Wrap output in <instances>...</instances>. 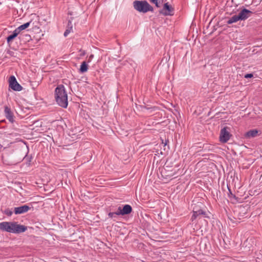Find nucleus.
Wrapping results in <instances>:
<instances>
[{
    "instance_id": "29",
    "label": "nucleus",
    "mask_w": 262,
    "mask_h": 262,
    "mask_svg": "<svg viewBox=\"0 0 262 262\" xmlns=\"http://www.w3.org/2000/svg\"><path fill=\"white\" fill-rule=\"evenodd\" d=\"M93 57H94V55H90L89 58L90 59L92 58H93Z\"/></svg>"
},
{
    "instance_id": "30",
    "label": "nucleus",
    "mask_w": 262,
    "mask_h": 262,
    "mask_svg": "<svg viewBox=\"0 0 262 262\" xmlns=\"http://www.w3.org/2000/svg\"><path fill=\"white\" fill-rule=\"evenodd\" d=\"M68 14L71 15H72V14L71 13H70V12L68 13Z\"/></svg>"
},
{
    "instance_id": "6",
    "label": "nucleus",
    "mask_w": 262,
    "mask_h": 262,
    "mask_svg": "<svg viewBox=\"0 0 262 262\" xmlns=\"http://www.w3.org/2000/svg\"><path fill=\"white\" fill-rule=\"evenodd\" d=\"M160 13L165 16H172L174 14V8L168 3H166L164 4Z\"/></svg>"
},
{
    "instance_id": "27",
    "label": "nucleus",
    "mask_w": 262,
    "mask_h": 262,
    "mask_svg": "<svg viewBox=\"0 0 262 262\" xmlns=\"http://www.w3.org/2000/svg\"><path fill=\"white\" fill-rule=\"evenodd\" d=\"M228 189H229V193H230V194H228V195H230V194L233 195L231 191V190L229 188H228Z\"/></svg>"
},
{
    "instance_id": "24",
    "label": "nucleus",
    "mask_w": 262,
    "mask_h": 262,
    "mask_svg": "<svg viewBox=\"0 0 262 262\" xmlns=\"http://www.w3.org/2000/svg\"><path fill=\"white\" fill-rule=\"evenodd\" d=\"M171 21V20L168 18L167 17H166L165 19H164V23L167 24V25H169V23Z\"/></svg>"
},
{
    "instance_id": "16",
    "label": "nucleus",
    "mask_w": 262,
    "mask_h": 262,
    "mask_svg": "<svg viewBox=\"0 0 262 262\" xmlns=\"http://www.w3.org/2000/svg\"><path fill=\"white\" fill-rule=\"evenodd\" d=\"M73 26L72 24V22L70 20H69L68 25L67 26V29L64 32V36L65 37L67 36L69 33L72 31Z\"/></svg>"
},
{
    "instance_id": "20",
    "label": "nucleus",
    "mask_w": 262,
    "mask_h": 262,
    "mask_svg": "<svg viewBox=\"0 0 262 262\" xmlns=\"http://www.w3.org/2000/svg\"><path fill=\"white\" fill-rule=\"evenodd\" d=\"M4 213L8 216H10L12 215L13 211L9 208H7L4 211Z\"/></svg>"
},
{
    "instance_id": "15",
    "label": "nucleus",
    "mask_w": 262,
    "mask_h": 262,
    "mask_svg": "<svg viewBox=\"0 0 262 262\" xmlns=\"http://www.w3.org/2000/svg\"><path fill=\"white\" fill-rule=\"evenodd\" d=\"M32 21H30L29 22H27L23 25H20L17 28H16V30L19 33V34L21 33V31L27 29L28 27H29L31 24Z\"/></svg>"
},
{
    "instance_id": "10",
    "label": "nucleus",
    "mask_w": 262,
    "mask_h": 262,
    "mask_svg": "<svg viewBox=\"0 0 262 262\" xmlns=\"http://www.w3.org/2000/svg\"><path fill=\"white\" fill-rule=\"evenodd\" d=\"M4 113L6 118L11 122H14V115L10 108L8 106H5Z\"/></svg>"
},
{
    "instance_id": "21",
    "label": "nucleus",
    "mask_w": 262,
    "mask_h": 262,
    "mask_svg": "<svg viewBox=\"0 0 262 262\" xmlns=\"http://www.w3.org/2000/svg\"><path fill=\"white\" fill-rule=\"evenodd\" d=\"M149 2L152 4H155L157 7H160V3L158 2V0H149Z\"/></svg>"
},
{
    "instance_id": "19",
    "label": "nucleus",
    "mask_w": 262,
    "mask_h": 262,
    "mask_svg": "<svg viewBox=\"0 0 262 262\" xmlns=\"http://www.w3.org/2000/svg\"><path fill=\"white\" fill-rule=\"evenodd\" d=\"M117 215H120V214L119 213L118 210L116 212H110L108 213V216L110 218H115L116 217Z\"/></svg>"
},
{
    "instance_id": "1",
    "label": "nucleus",
    "mask_w": 262,
    "mask_h": 262,
    "mask_svg": "<svg viewBox=\"0 0 262 262\" xmlns=\"http://www.w3.org/2000/svg\"><path fill=\"white\" fill-rule=\"evenodd\" d=\"M0 230L10 233L19 234L27 230V226L18 224L16 222H3L0 223Z\"/></svg>"
},
{
    "instance_id": "25",
    "label": "nucleus",
    "mask_w": 262,
    "mask_h": 262,
    "mask_svg": "<svg viewBox=\"0 0 262 262\" xmlns=\"http://www.w3.org/2000/svg\"><path fill=\"white\" fill-rule=\"evenodd\" d=\"M214 18H215V17H213L212 18H211V19L209 21V25H210L212 22L213 21V20L214 19Z\"/></svg>"
},
{
    "instance_id": "9",
    "label": "nucleus",
    "mask_w": 262,
    "mask_h": 262,
    "mask_svg": "<svg viewBox=\"0 0 262 262\" xmlns=\"http://www.w3.org/2000/svg\"><path fill=\"white\" fill-rule=\"evenodd\" d=\"M30 207L27 205H24L21 206L14 207L13 211L15 214H20L28 212L30 209Z\"/></svg>"
},
{
    "instance_id": "3",
    "label": "nucleus",
    "mask_w": 262,
    "mask_h": 262,
    "mask_svg": "<svg viewBox=\"0 0 262 262\" xmlns=\"http://www.w3.org/2000/svg\"><path fill=\"white\" fill-rule=\"evenodd\" d=\"M55 98L58 105L64 108L67 107L68 105V94L63 85H59L56 88Z\"/></svg>"
},
{
    "instance_id": "18",
    "label": "nucleus",
    "mask_w": 262,
    "mask_h": 262,
    "mask_svg": "<svg viewBox=\"0 0 262 262\" xmlns=\"http://www.w3.org/2000/svg\"><path fill=\"white\" fill-rule=\"evenodd\" d=\"M247 17H231L230 19L228 20L226 22L228 24H231L233 23H235L240 20H245Z\"/></svg>"
},
{
    "instance_id": "11",
    "label": "nucleus",
    "mask_w": 262,
    "mask_h": 262,
    "mask_svg": "<svg viewBox=\"0 0 262 262\" xmlns=\"http://www.w3.org/2000/svg\"><path fill=\"white\" fill-rule=\"evenodd\" d=\"M202 215L205 217H207V213L205 211H203L202 209H199L198 210H194V209L193 210V214L191 216V220L193 221L197 217L200 216Z\"/></svg>"
},
{
    "instance_id": "23",
    "label": "nucleus",
    "mask_w": 262,
    "mask_h": 262,
    "mask_svg": "<svg viewBox=\"0 0 262 262\" xmlns=\"http://www.w3.org/2000/svg\"><path fill=\"white\" fill-rule=\"evenodd\" d=\"M26 160L27 161V164L28 165H30V162H31V160H32V157H27L26 158Z\"/></svg>"
},
{
    "instance_id": "12",
    "label": "nucleus",
    "mask_w": 262,
    "mask_h": 262,
    "mask_svg": "<svg viewBox=\"0 0 262 262\" xmlns=\"http://www.w3.org/2000/svg\"><path fill=\"white\" fill-rule=\"evenodd\" d=\"M18 38L20 41L23 42V43H26L31 40V36L29 34L24 32H22L20 34H19Z\"/></svg>"
},
{
    "instance_id": "17",
    "label": "nucleus",
    "mask_w": 262,
    "mask_h": 262,
    "mask_svg": "<svg viewBox=\"0 0 262 262\" xmlns=\"http://www.w3.org/2000/svg\"><path fill=\"white\" fill-rule=\"evenodd\" d=\"M88 70V66L86 64L85 61H83L79 69V72L81 73H83L86 72Z\"/></svg>"
},
{
    "instance_id": "4",
    "label": "nucleus",
    "mask_w": 262,
    "mask_h": 262,
    "mask_svg": "<svg viewBox=\"0 0 262 262\" xmlns=\"http://www.w3.org/2000/svg\"><path fill=\"white\" fill-rule=\"evenodd\" d=\"M134 9L139 12L153 11V7L146 1H135L133 2Z\"/></svg>"
},
{
    "instance_id": "22",
    "label": "nucleus",
    "mask_w": 262,
    "mask_h": 262,
    "mask_svg": "<svg viewBox=\"0 0 262 262\" xmlns=\"http://www.w3.org/2000/svg\"><path fill=\"white\" fill-rule=\"evenodd\" d=\"M253 77V75L252 73L247 74L245 75V78H250Z\"/></svg>"
},
{
    "instance_id": "5",
    "label": "nucleus",
    "mask_w": 262,
    "mask_h": 262,
    "mask_svg": "<svg viewBox=\"0 0 262 262\" xmlns=\"http://www.w3.org/2000/svg\"><path fill=\"white\" fill-rule=\"evenodd\" d=\"M229 127L225 126L221 129L220 134V141L221 143H225L228 142L232 135L230 134Z\"/></svg>"
},
{
    "instance_id": "14",
    "label": "nucleus",
    "mask_w": 262,
    "mask_h": 262,
    "mask_svg": "<svg viewBox=\"0 0 262 262\" xmlns=\"http://www.w3.org/2000/svg\"><path fill=\"white\" fill-rule=\"evenodd\" d=\"M19 35V33L15 29V30L13 32L12 34L9 35L7 37V41L9 43L10 41L13 40L15 37L17 36V35Z\"/></svg>"
},
{
    "instance_id": "8",
    "label": "nucleus",
    "mask_w": 262,
    "mask_h": 262,
    "mask_svg": "<svg viewBox=\"0 0 262 262\" xmlns=\"http://www.w3.org/2000/svg\"><path fill=\"white\" fill-rule=\"evenodd\" d=\"M118 210L120 215H124L130 214L132 211L133 209L130 205L126 204L123 206V208H121L119 206L118 208Z\"/></svg>"
},
{
    "instance_id": "2",
    "label": "nucleus",
    "mask_w": 262,
    "mask_h": 262,
    "mask_svg": "<svg viewBox=\"0 0 262 262\" xmlns=\"http://www.w3.org/2000/svg\"><path fill=\"white\" fill-rule=\"evenodd\" d=\"M227 13L232 15V16H250L253 15H257L258 14L247 9L245 6L236 5L234 6L227 7Z\"/></svg>"
},
{
    "instance_id": "28",
    "label": "nucleus",
    "mask_w": 262,
    "mask_h": 262,
    "mask_svg": "<svg viewBox=\"0 0 262 262\" xmlns=\"http://www.w3.org/2000/svg\"><path fill=\"white\" fill-rule=\"evenodd\" d=\"M228 189H229V193H230V194H228V195H230V194L233 195L231 191V190L229 188H228Z\"/></svg>"
},
{
    "instance_id": "7",
    "label": "nucleus",
    "mask_w": 262,
    "mask_h": 262,
    "mask_svg": "<svg viewBox=\"0 0 262 262\" xmlns=\"http://www.w3.org/2000/svg\"><path fill=\"white\" fill-rule=\"evenodd\" d=\"M9 88L15 91H20L23 87L18 83L14 76H11L9 79Z\"/></svg>"
},
{
    "instance_id": "26",
    "label": "nucleus",
    "mask_w": 262,
    "mask_h": 262,
    "mask_svg": "<svg viewBox=\"0 0 262 262\" xmlns=\"http://www.w3.org/2000/svg\"><path fill=\"white\" fill-rule=\"evenodd\" d=\"M144 108H145L146 110L152 109V107H147L146 106H144Z\"/></svg>"
},
{
    "instance_id": "13",
    "label": "nucleus",
    "mask_w": 262,
    "mask_h": 262,
    "mask_svg": "<svg viewBox=\"0 0 262 262\" xmlns=\"http://www.w3.org/2000/svg\"><path fill=\"white\" fill-rule=\"evenodd\" d=\"M258 134V130L256 129H252L250 130L249 131L247 132L245 134V137L246 138H251L256 137Z\"/></svg>"
}]
</instances>
